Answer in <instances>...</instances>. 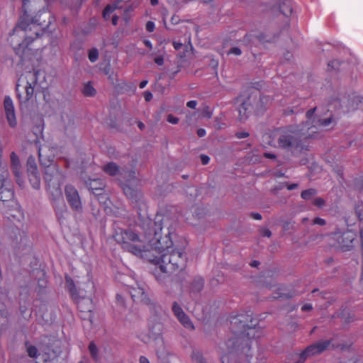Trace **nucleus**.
<instances>
[{"label": "nucleus", "mask_w": 363, "mask_h": 363, "mask_svg": "<svg viewBox=\"0 0 363 363\" xmlns=\"http://www.w3.org/2000/svg\"><path fill=\"white\" fill-rule=\"evenodd\" d=\"M156 219L154 223L148 220L150 226L144 235H139L130 228H118L113 237L124 251L154 264L155 277L158 281L163 282L170 274L183 271L187 258L184 248L173 246L169 238L173 232L172 226L167 228L165 237L162 238V226L158 216Z\"/></svg>", "instance_id": "obj_1"}, {"label": "nucleus", "mask_w": 363, "mask_h": 363, "mask_svg": "<svg viewBox=\"0 0 363 363\" xmlns=\"http://www.w3.org/2000/svg\"><path fill=\"white\" fill-rule=\"evenodd\" d=\"M315 108L307 111V122L300 126H290L287 128H279L264 135V138L269 139L267 143L270 146H279L284 149H290L299 146L301 139L318 138L319 133L327 130L333 120L329 117L325 119H316L313 117Z\"/></svg>", "instance_id": "obj_2"}, {"label": "nucleus", "mask_w": 363, "mask_h": 363, "mask_svg": "<svg viewBox=\"0 0 363 363\" xmlns=\"http://www.w3.org/2000/svg\"><path fill=\"white\" fill-rule=\"evenodd\" d=\"M55 150L48 147H38L39 160L42 165L47 167L45 172V180L47 183V189L52 201L53 206L57 203L64 204L61 184L63 174L55 164H52Z\"/></svg>", "instance_id": "obj_3"}, {"label": "nucleus", "mask_w": 363, "mask_h": 363, "mask_svg": "<svg viewBox=\"0 0 363 363\" xmlns=\"http://www.w3.org/2000/svg\"><path fill=\"white\" fill-rule=\"evenodd\" d=\"M252 313L247 311L244 313L231 318L230 324L235 334L234 339L228 340L225 345L228 347V352L232 353L234 350H238L240 344L244 342L246 346L242 347V352H245L247 347V342L250 336L255 337L257 331V320L252 317Z\"/></svg>", "instance_id": "obj_4"}, {"label": "nucleus", "mask_w": 363, "mask_h": 363, "mask_svg": "<svg viewBox=\"0 0 363 363\" xmlns=\"http://www.w3.org/2000/svg\"><path fill=\"white\" fill-rule=\"evenodd\" d=\"M45 75L40 71H29L22 74L16 83V94L21 103L30 99L35 90L43 88L42 83Z\"/></svg>", "instance_id": "obj_5"}, {"label": "nucleus", "mask_w": 363, "mask_h": 363, "mask_svg": "<svg viewBox=\"0 0 363 363\" xmlns=\"http://www.w3.org/2000/svg\"><path fill=\"white\" fill-rule=\"evenodd\" d=\"M44 16L45 18H48V21L46 22L45 20L41 21L40 19L38 18V15L35 16V18L31 21L30 24H26L24 21H21L18 26V28H21L23 31H27L28 30H31L34 29L35 34L36 35L35 43L38 41V38L40 36V33L38 29L36 28L38 26L40 27L41 30L45 32V30L48 28L50 24L54 21V18L52 16L51 13L48 11H43L40 13L39 17Z\"/></svg>", "instance_id": "obj_6"}, {"label": "nucleus", "mask_w": 363, "mask_h": 363, "mask_svg": "<svg viewBox=\"0 0 363 363\" xmlns=\"http://www.w3.org/2000/svg\"><path fill=\"white\" fill-rule=\"evenodd\" d=\"M33 40H30L29 37H26L25 40L18 45L16 49V54L19 55L22 62L32 60L33 56H36L38 54V48H30V43Z\"/></svg>", "instance_id": "obj_7"}, {"label": "nucleus", "mask_w": 363, "mask_h": 363, "mask_svg": "<svg viewBox=\"0 0 363 363\" xmlns=\"http://www.w3.org/2000/svg\"><path fill=\"white\" fill-rule=\"evenodd\" d=\"M356 234L352 230H347L340 233L337 232L333 235V239L337 240L336 247L342 250H349L353 246Z\"/></svg>", "instance_id": "obj_8"}, {"label": "nucleus", "mask_w": 363, "mask_h": 363, "mask_svg": "<svg viewBox=\"0 0 363 363\" xmlns=\"http://www.w3.org/2000/svg\"><path fill=\"white\" fill-rule=\"evenodd\" d=\"M126 289L134 301L148 303L149 299L146 293V286L143 283L137 282L134 286H127Z\"/></svg>", "instance_id": "obj_9"}, {"label": "nucleus", "mask_w": 363, "mask_h": 363, "mask_svg": "<svg viewBox=\"0 0 363 363\" xmlns=\"http://www.w3.org/2000/svg\"><path fill=\"white\" fill-rule=\"evenodd\" d=\"M128 175V179L125 183L121 182V186L125 194L130 199H137L139 193L134 189V186L138 184V179L135 176V172L130 171L125 172Z\"/></svg>", "instance_id": "obj_10"}, {"label": "nucleus", "mask_w": 363, "mask_h": 363, "mask_svg": "<svg viewBox=\"0 0 363 363\" xmlns=\"http://www.w3.org/2000/svg\"><path fill=\"white\" fill-rule=\"evenodd\" d=\"M330 343L329 340H323L310 345L299 354L300 362H303L308 357L322 352L330 345Z\"/></svg>", "instance_id": "obj_11"}, {"label": "nucleus", "mask_w": 363, "mask_h": 363, "mask_svg": "<svg viewBox=\"0 0 363 363\" xmlns=\"http://www.w3.org/2000/svg\"><path fill=\"white\" fill-rule=\"evenodd\" d=\"M86 185L100 203L106 204L108 197L107 195L103 192L105 184L102 180L99 179H92L90 180L89 183L86 182Z\"/></svg>", "instance_id": "obj_12"}, {"label": "nucleus", "mask_w": 363, "mask_h": 363, "mask_svg": "<svg viewBox=\"0 0 363 363\" xmlns=\"http://www.w3.org/2000/svg\"><path fill=\"white\" fill-rule=\"evenodd\" d=\"M235 103L240 104L238 108L239 121H245L249 117L252 110L250 98H244V96H240L236 99Z\"/></svg>", "instance_id": "obj_13"}, {"label": "nucleus", "mask_w": 363, "mask_h": 363, "mask_svg": "<svg viewBox=\"0 0 363 363\" xmlns=\"http://www.w3.org/2000/svg\"><path fill=\"white\" fill-rule=\"evenodd\" d=\"M65 196L68 203L74 210L80 211L82 209L81 199L75 188L71 185L66 186Z\"/></svg>", "instance_id": "obj_14"}, {"label": "nucleus", "mask_w": 363, "mask_h": 363, "mask_svg": "<svg viewBox=\"0 0 363 363\" xmlns=\"http://www.w3.org/2000/svg\"><path fill=\"white\" fill-rule=\"evenodd\" d=\"M4 108L6 117L9 125L14 128L17 125L16 118L15 108L11 98L9 96H5L4 101Z\"/></svg>", "instance_id": "obj_15"}, {"label": "nucleus", "mask_w": 363, "mask_h": 363, "mask_svg": "<svg viewBox=\"0 0 363 363\" xmlns=\"http://www.w3.org/2000/svg\"><path fill=\"white\" fill-rule=\"evenodd\" d=\"M172 311L184 328L189 330H193L194 328V324L189 316L184 312L182 308L177 302H174L172 305Z\"/></svg>", "instance_id": "obj_16"}, {"label": "nucleus", "mask_w": 363, "mask_h": 363, "mask_svg": "<svg viewBox=\"0 0 363 363\" xmlns=\"http://www.w3.org/2000/svg\"><path fill=\"white\" fill-rule=\"evenodd\" d=\"M0 200L2 202L12 201L14 196V192L10 180L4 179L0 181Z\"/></svg>", "instance_id": "obj_17"}, {"label": "nucleus", "mask_w": 363, "mask_h": 363, "mask_svg": "<svg viewBox=\"0 0 363 363\" xmlns=\"http://www.w3.org/2000/svg\"><path fill=\"white\" fill-rule=\"evenodd\" d=\"M5 214L7 218L12 222H21L24 218L22 208L16 203L12 206V208L5 212Z\"/></svg>", "instance_id": "obj_18"}, {"label": "nucleus", "mask_w": 363, "mask_h": 363, "mask_svg": "<svg viewBox=\"0 0 363 363\" xmlns=\"http://www.w3.org/2000/svg\"><path fill=\"white\" fill-rule=\"evenodd\" d=\"M11 164H12L13 169V173L16 177V181H17L18 184H19V186H21L23 185V182L21 181V179L20 178V173L18 171L20 162H19L18 157L15 152H12L11 154Z\"/></svg>", "instance_id": "obj_19"}, {"label": "nucleus", "mask_w": 363, "mask_h": 363, "mask_svg": "<svg viewBox=\"0 0 363 363\" xmlns=\"http://www.w3.org/2000/svg\"><path fill=\"white\" fill-rule=\"evenodd\" d=\"M77 307L81 312H91V300L89 298H79L77 301Z\"/></svg>", "instance_id": "obj_20"}, {"label": "nucleus", "mask_w": 363, "mask_h": 363, "mask_svg": "<svg viewBox=\"0 0 363 363\" xmlns=\"http://www.w3.org/2000/svg\"><path fill=\"white\" fill-rule=\"evenodd\" d=\"M280 10L285 16H289L293 11L291 1L290 0H285L283 1L280 5Z\"/></svg>", "instance_id": "obj_21"}, {"label": "nucleus", "mask_w": 363, "mask_h": 363, "mask_svg": "<svg viewBox=\"0 0 363 363\" xmlns=\"http://www.w3.org/2000/svg\"><path fill=\"white\" fill-rule=\"evenodd\" d=\"M103 169L106 174L111 176L116 175L119 172L118 167L114 162H109L104 165Z\"/></svg>", "instance_id": "obj_22"}, {"label": "nucleus", "mask_w": 363, "mask_h": 363, "mask_svg": "<svg viewBox=\"0 0 363 363\" xmlns=\"http://www.w3.org/2000/svg\"><path fill=\"white\" fill-rule=\"evenodd\" d=\"M28 177L30 182L33 187L35 189H38L40 185V179L38 172L29 173Z\"/></svg>", "instance_id": "obj_23"}, {"label": "nucleus", "mask_w": 363, "mask_h": 363, "mask_svg": "<svg viewBox=\"0 0 363 363\" xmlns=\"http://www.w3.org/2000/svg\"><path fill=\"white\" fill-rule=\"evenodd\" d=\"M82 92L86 96H92L96 94V90L90 82H87L84 85Z\"/></svg>", "instance_id": "obj_24"}, {"label": "nucleus", "mask_w": 363, "mask_h": 363, "mask_svg": "<svg viewBox=\"0 0 363 363\" xmlns=\"http://www.w3.org/2000/svg\"><path fill=\"white\" fill-rule=\"evenodd\" d=\"M28 173L38 172L37 164L33 157H29L27 161Z\"/></svg>", "instance_id": "obj_25"}, {"label": "nucleus", "mask_w": 363, "mask_h": 363, "mask_svg": "<svg viewBox=\"0 0 363 363\" xmlns=\"http://www.w3.org/2000/svg\"><path fill=\"white\" fill-rule=\"evenodd\" d=\"M316 194V191L313 189H309L303 191L301 193V197L305 200L311 199L314 195Z\"/></svg>", "instance_id": "obj_26"}, {"label": "nucleus", "mask_w": 363, "mask_h": 363, "mask_svg": "<svg viewBox=\"0 0 363 363\" xmlns=\"http://www.w3.org/2000/svg\"><path fill=\"white\" fill-rule=\"evenodd\" d=\"M201 116L203 118H211L213 112L208 106H204L201 110Z\"/></svg>", "instance_id": "obj_27"}, {"label": "nucleus", "mask_w": 363, "mask_h": 363, "mask_svg": "<svg viewBox=\"0 0 363 363\" xmlns=\"http://www.w3.org/2000/svg\"><path fill=\"white\" fill-rule=\"evenodd\" d=\"M99 57V52L96 48H93L90 50L89 52V59L91 62H94L96 61Z\"/></svg>", "instance_id": "obj_28"}, {"label": "nucleus", "mask_w": 363, "mask_h": 363, "mask_svg": "<svg viewBox=\"0 0 363 363\" xmlns=\"http://www.w3.org/2000/svg\"><path fill=\"white\" fill-rule=\"evenodd\" d=\"M89 352H90L91 354V356L94 359H96V357H97V348H96V345L94 342H91L89 344Z\"/></svg>", "instance_id": "obj_29"}, {"label": "nucleus", "mask_w": 363, "mask_h": 363, "mask_svg": "<svg viewBox=\"0 0 363 363\" xmlns=\"http://www.w3.org/2000/svg\"><path fill=\"white\" fill-rule=\"evenodd\" d=\"M27 351H28V355L30 357H35L37 356L38 350H37V348L35 347H34V346H28L27 347Z\"/></svg>", "instance_id": "obj_30"}, {"label": "nucleus", "mask_w": 363, "mask_h": 363, "mask_svg": "<svg viewBox=\"0 0 363 363\" xmlns=\"http://www.w3.org/2000/svg\"><path fill=\"white\" fill-rule=\"evenodd\" d=\"M167 121L172 124H177L179 123V118L172 114L167 116Z\"/></svg>", "instance_id": "obj_31"}, {"label": "nucleus", "mask_w": 363, "mask_h": 363, "mask_svg": "<svg viewBox=\"0 0 363 363\" xmlns=\"http://www.w3.org/2000/svg\"><path fill=\"white\" fill-rule=\"evenodd\" d=\"M228 54L234 55L236 56H239L242 54V51L239 48H233L228 51Z\"/></svg>", "instance_id": "obj_32"}, {"label": "nucleus", "mask_w": 363, "mask_h": 363, "mask_svg": "<svg viewBox=\"0 0 363 363\" xmlns=\"http://www.w3.org/2000/svg\"><path fill=\"white\" fill-rule=\"evenodd\" d=\"M155 28V26L154 22H152V21H148V22L146 23V30H147L148 32H152V31H154Z\"/></svg>", "instance_id": "obj_33"}, {"label": "nucleus", "mask_w": 363, "mask_h": 363, "mask_svg": "<svg viewBox=\"0 0 363 363\" xmlns=\"http://www.w3.org/2000/svg\"><path fill=\"white\" fill-rule=\"evenodd\" d=\"M313 203L318 207H321L324 204V200L321 198H318L314 200Z\"/></svg>", "instance_id": "obj_34"}, {"label": "nucleus", "mask_w": 363, "mask_h": 363, "mask_svg": "<svg viewBox=\"0 0 363 363\" xmlns=\"http://www.w3.org/2000/svg\"><path fill=\"white\" fill-rule=\"evenodd\" d=\"M249 136V133L247 132H245V131H241V132H238L236 133V137L238 138H247Z\"/></svg>", "instance_id": "obj_35"}, {"label": "nucleus", "mask_w": 363, "mask_h": 363, "mask_svg": "<svg viewBox=\"0 0 363 363\" xmlns=\"http://www.w3.org/2000/svg\"><path fill=\"white\" fill-rule=\"evenodd\" d=\"M186 106L189 108L195 109L197 106V101L195 100H191L187 102Z\"/></svg>", "instance_id": "obj_36"}, {"label": "nucleus", "mask_w": 363, "mask_h": 363, "mask_svg": "<svg viewBox=\"0 0 363 363\" xmlns=\"http://www.w3.org/2000/svg\"><path fill=\"white\" fill-rule=\"evenodd\" d=\"M313 223L320 225H324L325 224V220L320 218H316L313 220Z\"/></svg>", "instance_id": "obj_37"}, {"label": "nucleus", "mask_w": 363, "mask_h": 363, "mask_svg": "<svg viewBox=\"0 0 363 363\" xmlns=\"http://www.w3.org/2000/svg\"><path fill=\"white\" fill-rule=\"evenodd\" d=\"M201 161L203 164H207L209 162V161H210V158L207 155H202L201 156Z\"/></svg>", "instance_id": "obj_38"}, {"label": "nucleus", "mask_w": 363, "mask_h": 363, "mask_svg": "<svg viewBox=\"0 0 363 363\" xmlns=\"http://www.w3.org/2000/svg\"><path fill=\"white\" fill-rule=\"evenodd\" d=\"M144 98L146 101H150L152 99V94L150 91H145L144 93Z\"/></svg>", "instance_id": "obj_39"}, {"label": "nucleus", "mask_w": 363, "mask_h": 363, "mask_svg": "<svg viewBox=\"0 0 363 363\" xmlns=\"http://www.w3.org/2000/svg\"><path fill=\"white\" fill-rule=\"evenodd\" d=\"M206 134V130L203 128H199L197 130V135L199 137L202 138L205 136Z\"/></svg>", "instance_id": "obj_40"}, {"label": "nucleus", "mask_w": 363, "mask_h": 363, "mask_svg": "<svg viewBox=\"0 0 363 363\" xmlns=\"http://www.w3.org/2000/svg\"><path fill=\"white\" fill-rule=\"evenodd\" d=\"M193 358L199 363H203V357L199 354H194Z\"/></svg>", "instance_id": "obj_41"}, {"label": "nucleus", "mask_w": 363, "mask_h": 363, "mask_svg": "<svg viewBox=\"0 0 363 363\" xmlns=\"http://www.w3.org/2000/svg\"><path fill=\"white\" fill-rule=\"evenodd\" d=\"M155 62L157 65H163L164 63V59L162 57H157L155 59Z\"/></svg>", "instance_id": "obj_42"}, {"label": "nucleus", "mask_w": 363, "mask_h": 363, "mask_svg": "<svg viewBox=\"0 0 363 363\" xmlns=\"http://www.w3.org/2000/svg\"><path fill=\"white\" fill-rule=\"evenodd\" d=\"M173 46H174V49H175V50H179V49H181V48H182V43H179V42H176V41H174V42L173 43Z\"/></svg>", "instance_id": "obj_43"}, {"label": "nucleus", "mask_w": 363, "mask_h": 363, "mask_svg": "<svg viewBox=\"0 0 363 363\" xmlns=\"http://www.w3.org/2000/svg\"><path fill=\"white\" fill-rule=\"evenodd\" d=\"M143 43L145 44V45L147 48H149L150 49H152V43L150 42V40H147V39H145L143 40Z\"/></svg>", "instance_id": "obj_44"}, {"label": "nucleus", "mask_w": 363, "mask_h": 363, "mask_svg": "<svg viewBox=\"0 0 363 363\" xmlns=\"http://www.w3.org/2000/svg\"><path fill=\"white\" fill-rule=\"evenodd\" d=\"M301 309L303 311H310L312 309V306L311 304H305L302 306Z\"/></svg>", "instance_id": "obj_45"}, {"label": "nucleus", "mask_w": 363, "mask_h": 363, "mask_svg": "<svg viewBox=\"0 0 363 363\" xmlns=\"http://www.w3.org/2000/svg\"><path fill=\"white\" fill-rule=\"evenodd\" d=\"M262 235H263L264 236H266V237H268V238H269V237L271 236V235H272L271 231H270L269 230H268V229H264V230L262 231Z\"/></svg>", "instance_id": "obj_46"}, {"label": "nucleus", "mask_w": 363, "mask_h": 363, "mask_svg": "<svg viewBox=\"0 0 363 363\" xmlns=\"http://www.w3.org/2000/svg\"><path fill=\"white\" fill-rule=\"evenodd\" d=\"M118 16L116 15H114L112 18V23L113 25L116 26L118 23Z\"/></svg>", "instance_id": "obj_47"}, {"label": "nucleus", "mask_w": 363, "mask_h": 363, "mask_svg": "<svg viewBox=\"0 0 363 363\" xmlns=\"http://www.w3.org/2000/svg\"><path fill=\"white\" fill-rule=\"evenodd\" d=\"M147 84V81L143 80L140 83L139 86L140 89H143L146 86Z\"/></svg>", "instance_id": "obj_48"}, {"label": "nucleus", "mask_w": 363, "mask_h": 363, "mask_svg": "<svg viewBox=\"0 0 363 363\" xmlns=\"http://www.w3.org/2000/svg\"><path fill=\"white\" fill-rule=\"evenodd\" d=\"M140 363H150L149 360L145 357H140Z\"/></svg>", "instance_id": "obj_49"}, {"label": "nucleus", "mask_w": 363, "mask_h": 363, "mask_svg": "<svg viewBox=\"0 0 363 363\" xmlns=\"http://www.w3.org/2000/svg\"><path fill=\"white\" fill-rule=\"evenodd\" d=\"M297 186H298V184H289V185L287 186V189H288L289 190H293V189H295Z\"/></svg>", "instance_id": "obj_50"}, {"label": "nucleus", "mask_w": 363, "mask_h": 363, "mask_svg": "<svg viewBox=\"0 0 363 363\" xmlns=\"http://www.w3.org/2000/svg\"><path fill=\"white\" fill-rule=\"evenodd\" d=\"M252 217L255 220H260L262 218V216L259 213H253L252 214Z\"/></svg>", "instance_id": "obj_51"}, {"label": "nucleus", "mask_w": 363, "mask_h": 363, "mask_svg": "<svg viewBox=\"0 0 363 363\" xmlns=\"http://www.w3.org/2000/svg\"><path fill=\"white\" fill-rule=\"evenodd\" d=\"M264 157L267 158L273 159L275 158V155L272 153H264Z\"/></svg>", "instance_id": "obj_52"}, {"label": "nucleus", "mask_w": 363, "mask_h": 363, "mask_svg": "<svg viewBox=\"0 0 363 363\" xmlns=\"http://www.w3.org/2000/svg\"><path fill=\"white\" fill-rule=\"evenodd\" d=\"M203 284V279L201 278H199L198 280V284H199L198 289L199 290L202 288Z\"/></svg>", "instance_id": "obj_53"}, {"label": "nucleus", "mask_w": 363, "mask_h": 363, "mask_svg": "<svg viewBox=\"0 0 363 363\" xmlns=\"http://www.w3.org/2000/svg\"><path fill=\"white\" fill-rule=\"evenodd\" d=\"M66 281H67V283L69 284V286L74 285L73 281H72V280L70 278L66 277Z\"/></svg>", "instance_id": "obj_54"}, {"label": "nucleus", "mask_w": 363, "mask_h": 363, "mask_svg": "<svg viewBox=\"0 0 363 363\" xmlns=\"http://www.w3.org/2000/svg\"><path fill=\"white\" fill-rule=\"evenodd\" d=\"M259 262L258 261H253L251 262L250 265L253 267H257L259 265Z\"/></svg>", "instance_id": "obj_55"}, {"label": "nucleus", "mask_w": 363, "mask_h": 363, "mask_svg": "<svg viewBox=\"0 0 363 363\" xmlns=\"http://www.w3.org/2000/svg\"><path fill=\"white\" fill-rule=\"evenodd\" d=\"M45 284H46V281L45 280L43 279V280H40V286L44 287L45 286Z\"/></svg>", "instance_id": "obj_56"}, {"label": "nucleus", "mask_w": 363, "mask_h": 363, "mask_svg": "<svg viewBox=\"0 0 363 363\" xmlns=\"http://www.w3.org/2000/svg\"><path fill=\"white\" fill-rule=\"evenodd\" d=\"M138 127L140 130H143L145 128V125L142 122H139Z\"/></svg>", "instance_id": "obj_57"}, {"label": "nucleus", "mask_w": 363, "mask_h": 363, "mask_svg": "<svg viewBox=\"0 0 363 363\" xmlns=\"http://www.w3.org/2000/svg\"><path fill=\"white\" fill-rule=\"evenodd\" d=\"M158 4V0H151V4L155 6Z\"/></svg>", "instance_id": "obj_58"}, {"label": "nucleus", "mask_w": 363, "mask_h": 363, "mask_svg": "<svg viewBox=\"0 0 363 363\" xmlns=\"http://www.w3.org/2000/svg\"><path fill=\"white\" fill-rule=\"evenodd\" d=\"M358 217L360 220H363V215L360 213V211H357Z\"/></svg>", "instance_id": "obj_59"}, {"label": "nucleus", "mask_w": 363, "mask_h": 363, "mask_svg": "<svg viewBox=\"0 0 363 363\" xmlns=\"http://www.w3.org/2000/svg\"><path fill=\"white\" fill-rule=\"evenodd\" d=\"M38 128L39 132H40V133H42V130H43V126H42V125H40V126H38Z\"/></svg>", "instance_id": "obj_60"}, {"label": "nucleus", "mask_w": 363, "mask_h": 363, "mask_svg": "<svg viewBox=\"0 0 363 363\" xmlns=\"http://www.w3.org/2000/svg\"><path fill=\"white\" fill-rule=\"evenodd\" d=\"M221 360H222V362L224 363V362H225V360H224V354H222Z\"/></svg>", "instance_id": "obj_61"}, {"label": "nucleus", "mask_w": 363, "mask_h": 363, "mask_svg": "<svg viewBox=\"0 0 363 363\" xmlns=\"http://www.w3.org/2000/svg\"><path fill=\"white\" fill-rule=\"evenodd\" d=\"M212 0H204L205 2H210Z\"/></svg>", "instance_id": "obj_62"}, {"label": "nucleus", "mask_w": 363, "mask_h": 363, "mask_svg": "<svg viewBox=\"0 0 363 363\" xmlns=\"http://www.w3.org/2000/svg\"><path fill=\"white\" fill-rule=\"evenodd\" d=\"M335 62H332L331 63H329V64H328V66H330V65H331V64H334Z\"/></svg>", "instance_id": "obj_63"}, {"label": "nucleus", "mask_w": 363, "mask_h": 363, "mask_svg": "<svg viewBox=\"0 0 363 363\" xmlns=\"http://www.w3.org/2000/svg\"><path fill=\"white\" fill-rule=\"evenodd\" d=\"M117 298H121V296L118 294V295H117Z\"/></svg>", "instance_id": "obj_64"}]
</instances>
